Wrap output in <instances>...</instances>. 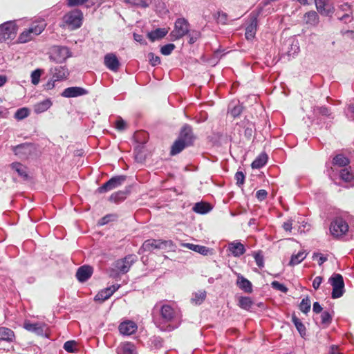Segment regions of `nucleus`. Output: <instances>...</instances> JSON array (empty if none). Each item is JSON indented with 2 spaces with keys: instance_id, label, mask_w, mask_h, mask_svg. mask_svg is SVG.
<instances>
[{
  "instance_id": "obj_15",
  "label": "nucleus",
  "mask_w": 354,
  "mask_h": 354,
  "mask_svg": "<svg viewBox=\"0 0 354 354\" xmlns=\"http://www.w3.org/2000/svg\"><path fill=\"white\" fill-rule=\"evenodd\" d=\"M50 74L53 80L61 82L67 79L69 71L66 66H57L50 69Z\"/></svg>"
},
{
  "instance_id": "obj_60",
  "label": "nucleus",
  "mask_w": 354,
  "mask_h": 354,
  "mask_svg": "<svg viewBox=\"0 0 354 354\" xmlns=\"http://www.w3.org/2000/svg\"><path fill=\"white\" fill-rule=\"evenodd\" d=\"M56 80H53L52 77L44 84V87L46 90H52L55 86Z\"/></svg>"
},
{
  "instance_id": "obj_59",
  "label": "nucleus",
  "mask_w": 354,
  "mask_h": 354,
  "mask_svg": "<svg viewBox=\"0 0 354 354\" xmlns=\"http://www.w3.org/2000/svg\"><path fill=\"white\" fill-rule=\"evenodd\" d=\"M87 0H68L67 5L70 7L77 6L83 4Z\"/></svg>"
},
{
  "instance_id": "obj_34",
  "label": "nucleus",
  "mask_w": 354,
  "mask_h": 354,
  "mask_svg": "<svg viewBox=\"0 0 354 354\" xmlns=\"http://www.w3.org/2000/svg\"><path fill=\"white\" fill-rule=\"evenodd\" d=\"M292 322L295 326L297 330L299 333L300 335L302 337H304L306 335V328L304 324L301 322V321L295 315H292Z\"/></svg>"
},
{
  "instance_id": "obj_64",
  "label": "nucleus",
  "mask_w": 354,
  "mask_h": 354,
  "mask_svg": "<svg viewBox=\"0 0 354 354\" xmlns=\"http://www.w3.org/2000/svg\"><path fill=\"white\" fill-rule=\"evenodd\" d=\"M126 123L122 119H119L115 122V127L118 130H123L125 129Z\"/></svg>"
},
{
  "instance_id": "obj_17",
  "label": "nucleus",
  "mask_w": 354,
  "mask_h": 354,
  "mask_svg": "<svg viewBox=\"0 0 354 354\" xmlns=\"http://www.w3.org/2000/svg\"><path fill=\"white\" fill-rule=\"evenodd\" d=\"M120 285L119 284H113L109 287H107L102 290H100L95 297V301H98L100 302L104 301L108 299L115 291H117Z\"/></svg>"
},
{
  "instance_id": "obj_30",
  "label": "nucleus",
  "mask_w": 354,
  "mask_h": 354,
  "mask_svg": "<svg viewBox=\"0 0 354 354\" xmlns=\"http://www.w3.org/2000/svg\"><path fill=\"white\" fill-rule=\"evenodd\" d=\"M339 177L344 182L350 183L351 187H354V174L348 168L341 169L339 171Z\"/></svg>"
},
{
  "instance_id": "obj_2",
  "label": "nucleus",
  "mask_w": 354,
  "mask_h": 354,
  "mask_svg": "<svg viewBox=\"0 0 354 354\" xmlns=\"http://www.w3.org/2000/svg\"><path fill=\"white\" fill-rule=\"evenodd\" d=\"M195 140L192 128L185 124L181 128L178 138L171 147V154L176 155L181 152L185 148L193 145Z\"/></svg>"
},
{
  "instance_id": "obj_61",
  "label": "nucleus",
  "mask_w": 354,
  "mask_h": 354,
  "mask_svg": "<svg viewBox=\"0 0 354 354\" xmlns=\"http://www.w3.org/2000/svg\"><path fill=\"white\" fill-rule=\"evenodd\" d=\"M313 257L315 259V257H319L318 264L319 266L322 265L325 261H327V258L324 257L323 254L319 253H314Z\"/></svg>"
},
{
  "instance_id": "obj_12",
  "label": "nucleus",
  "mask_w": 354,
  "mask_h": 354,
  "mask_svg": "<svg viewBox=\"0 0 354 354\" xmlns=\"http://www.w3.org/2000/svg\"><path fill=\"white\" fill-rule=\"evenodd\" d=\"M261 10L252 12L250 15V23L246 26L245 36L248 40L252 39L256 35L258 26V17Z\"/></svg>"
},
{
  "instance_id": "obj_24",
  "label": "nucleus",
  "mask_w": 354,
  "mask_h": 354,
  "mask_svg": "<svg viewBox=\"0 0 354 354\" xmlns=\"http://www.w3.org/2000/svg\"><path fill=\"white\" fill-rule=\"evenodd\" d=\"M303 21L307 26H316L319 22V17L315 11H309L304 14Z\"/></svg>"
},
{
  "instance_id": "obj_35",
  "label": "nucleus",
  "mask_w": 354,
  "mask_h": 354,
  "mask_svg": "<svg viewBox=\"0 0 354 354\" xmlns=\"http://www.w3.org/2000/svg\"><path fill=\"white\" fill-rule=\"evenodd\" d=\"M306 256L307 253L305 251H299L297 254H293L291 256L289 265L292 266L298 265L306 259Z\"/></svg>"
},
{
  "instance_id": "obj_11",
  "label": "nucleus",
  "mask_w": 354,
  "mask_h": 354,
  "mask_svg": "<svg viewBox=\"0 0 354 354\" xmlns=\"http://www.w3.org/2000/svg\"><path fill=\"white\" fill-rule=\"evenodd\" d=\"M70 57V51L65 46H54L52 49L50 59L57 63H62Z\"/></svg>"
},
{
  "instance_id": "obj_55",
  "label": "nucleus",
  "mask_w": 354,
  "mask_h": 354,
  "mask_svg": "<svg viewBox=\"0 0 354 354\" xmlns=\"http://www.w3.org/2000/svg\"><path fill=\"white\" fill-rule=\"evenodd\" d=\"M115 217L114 215H112V214H107L106 216H104V217L101 218L98 222H97V225H100V226H102V225H106L108 223H109L111 221H112L113 219V218Z\"/></svg>"
},
{
  "instance_id": "obj_28",
  "label": "nucleus",
  "mask_w": 354,
  "mask_h": 354,
  "mask_svg": "<svg viewBox=\"0 0 354 354\" xmlns=\"http://www.w3.org/2000/svg\"><path fill=\"white\" fill-rule=\"evenodd\" d=\"M53 105V102L50 99L48 98L41 102H39L35 104L34 111L39 114L46 111Z\"/></svg>"
},
{
  "instance_id": "obj_57",
  "label": "nucleus",
  "mask_w": 354,
  "mask_h": 354,
  "mask_svg": "<svg viewBox=\"0 0 354 354\" xmlns=\"http://www.w3.org/2000/svg\"><path fill=\"white\" fill-rule=\"evenodd\" d=\"M268 195V192L265 189H259L256 192V197L259 201H264Z\"/></svg>"
},
{
  "instance_id": "obj_54",
  "label": "nucleus",
  "mask_w": 354,
  "mask_h": 354,
  "mask_svg": "<svg viewBox=\"0 0 354 354\" xmlns=\"http://www.w3.org/2000/svg\"><path fill=\"white\" fill-rule=\"evenodd\" d=\"M235 179L236 180V185L238 186H241L244 184L245 182V175L242 171H238L235 174Z\"/></svg>"
},
{
  "instance_id": "obj_25",
  "label": "nucleus",
  "mask_w": 354,
  "mask_h": 354,
  "mask_svg": "<svg viewBox=\"0 0 354 354\" xmlns=\"http://www.w3.org/2000/svg\"><path fill=\"white\" fill-rule=\"evenodd\" d=\"M236 285L245 292L250 293L252 292V283L240 274L237 275Z\"/></svg>"
},
{
  "instance_id": "obj_27",
  "label": "nucleus",
  "mask_w": 354,
  "mask_h": 354,
  "mask_svg": "<svg viewBox=\"0 0 354 354\" xmlns=\"http://www.w3.org/2000/svg\"><path fill=\"white\" fill-rule=\"evenodd\" d=\"M268 156L266 152H261L252 162V169H260L265 166L268 162Z\"/></svg>"
},
{
  "instance_id": "obj_49",
  "label": "nucleus",
  "mask_w": 354,
  "mask_h": 354,
  "mask_svg": "<svg viewBox=\"0 0 354 354\" xmlns=\"http://www.w3.org/2000/svg\"><path fill=\"white\" fill-rule=\"evenodd\" d=\"M242 111L243 106L239 104L234 105L232 108H230V113L234 118L239 117L241 114Z\"/></svg>"
},
{
  "instance_id": "obj_41",
  "label": "nucleus",
  "mask_w": 354,
  "mask_h": 354,
  "mask_svg": "<svg viewBox=\"0 0 354 354\" xmlns=\"http://www.w3.org/2000/svg\"><path fill=\"white\" fill-rule=\"evenodd\" d=\"M30 114V111L26 107L20 108L15 113V118L18 120H21L27 118Z\"/></svg>"
},
{
  "instance_id": "obj_7",
  "label": "nucleus",
  "mask_w": 354,
  "mask_h": 354,
  "mask_svg": "<svg viewBox=\"0 0 354 354\" xmlns=\"http://www.w3.org/2000/svg\"><path fill=\"white\" fill-rule=\"evenodd\" d=\"M83 15L79 10H74L66 13L63 17V22L69 28L73 30L78 28L82 25Z\"/></svg>"
},
{
  "instance_id": "obj_23",
  "label": "nucleus",
  "mask_w": 354,
  "mask_h": 354,
  "mask_svg": "<svg viewBox=\"0 0 354 354\" xmlns=\"http://www.w3.org/2000/svg\"><path fill=\"white\" fill-rule=\"evenodd\" d=\"M138 326L133 321H126L119 325V331L124 335H130L137 330Z\"/></svg>"
},
{
  "instance_id": "obj_58",
  "label": "nucleus",
  "mask_w": 354,
  "mask_h": 354,
  "mask_svg": "<svg viewBox=\"0 0 354 354\" xmlns=\"http://www.w3.org/2000/svg\"><path fill=\"white\" fill-rule=\"evenodd\" d=\"M200 37V32L198 31H192L191 34H189V43L192 44L195 43Z\"/></svg>"
},
{
  "instance_id": "obj_42",
  "label": "nucleus",
  "mask_w": 354,
  "mask_h": 354,
  "mask_svg": "<svg viewBox=\"0 0 354 354\" xmlns=\"http://www.w3.org/2000/svg\"><path fill=\"white\" fill-rule=\"evenodd\" d=\"M42 73L43 70L40 68H37L31 73V83L33 85H37L39 84Z\"/></svg>"
},
{
  "instance_id": "obj_20",
  "label": "nucleus",
  "mask_w": 354,
  "mask_h": 354,
  "mask_svg": "<svg viewBox=\"0 0 354 354\" xmlns=\"http://www.w3.org/2000/svg\"><path fill=\"white\" fill-rule=\"evenodd\" d=\"M228 250L234 257H240L246 251L243 244H242L239 240H235L230 242L228 244Z\"/></svg>"
},
{
  "instance_id": "obj_33",
  "label": "nucleus",
  "mask_w": 354,
  "mask_h": 354,
  "mask_svg": "<svg viewBox=\"0 0 354 354\" xmlns=\"http://www.w3.org/2000/svg\"><path fill=\"white\" fill-rule=\"evenodd\" d=\"M76 277L80 282H85L88 279V265H84L78 268Z\"/></svg>"
},
{
  "instance_id": "obj_40",
  "label": "nucleus",
  "mask_w": 354,
  "mask_h": 354,
  "mask_svg": "<svg viewBox=\"0 0 354 354\" xmlns=\"http://www.w3.org/2000/svg\"><path fill=\"white\" fill-rule=\"evenodd\" d=\"M239 304L241 308L249 310L253 305V301L249 297H241Z\"/></svg>"
},
{
  "instance_id": "obj_36",
  "label": "nucleus",
  "mask_w": 354,
  "mask_h": 354,
  "mask_svg": "<svg viewBox=\"0 0 354 354\" xmlns=\"http://www.w3.org/2000/svg\"><path fill=\"white\" fill-rule=\"evenodd\" d=\"M185 246L189 250L203 255H207L209 252V248L203 245H195L193 243H187Z\"/></svg>"
},
{
  "instance_id": "obj_29",
  "label": "nucleus",
  "mask_w": 354,
  "mask_h": 354,
  "mask_svg": "<svg viewBox=\"0 0 354 354\" xmlns=\"http://www.w3.org/2000/svg\"><path fill=\"white\" fill-rule=\"evenodd\" d=\"M15 333L11 329L0 327V341L12 342L15 340Z\"/></svg>"
},
{
  "instance_id": "obj_50",
  "label": "nucleus",
  "mask_w": 354,
  "mask_h": 354,
  "mask_svg": "<svg viewBox=\"0 0 354 354\" xmlns=\"http://www.w3.org/2000/svg\"><path fill=\"white\" fill-rule=\"evenodd\" d=\"M175 47V45L173 44L164 45L160 48V53L163 55H169L174 50Z\"/></svg>"
},
{
  "instance_id": "obj_44",
  "label": "nucleus",
  "mask_w": 354,
  "mask_h": 354,
  "mask_svg": "<svg viewBox=\"0 0 354 354\" xmlns=\"http://www.w3.org/2000/svg\"><path fill=\"white\" fill-rule=\"evenodd\" d=\"M332 322V315L328 311H323L321 314V322L328 326Z\"/></svg>"
},
{
  "instance_id": "obj_1",
  "label": "nucleus",
  "mask_w": 354,
  "mask_h": 354,
  "mask_svg": "<svg viewBox=\"0 0 354 354\" xmlns=\"http://www.w3.org/2000/svg\"><path fill=\"white\" fill-rule=\"evenodd\" d=\"M152 319L156 326L162 331H171L180 322L179 310L171 304L160 301L152 309Z\"/></svg>"
},
{
  "instance_id": "obj_32",
  "label": "nucleus",
  "mask_w": 354,
  "mask_h": 354,
  "mask_svg": "<svg viewBox=\"0 0 354 354\" xmlns=\"http://www.w3.org/2000/svg\"><path fill=\"white\" fill-rule=\"evenodd\" d=\"M192 209L196 213L201 214H205L211 211L212 207L207 203L198 202L194 205Z\"/></svg>"
},
{
  "instance_id": "obj_56",
  "label": "nucleus",
  "mask_w": 354,
  "mask_h": 354,
  "mask_svg": "<svg viewBox=\"0 0 354 354\" xmlns=\"http://www.w3.org/2000/svg\"><path fill=\"white\" fill-rule=\"evenodd\" d=\"M348 119L354 120V104H350L344 111Z\"/></svg>"
},
{
  "instance_id": "obj_14",
  "label": "nucleus",
  "mask_w": 354,
  "mask_h": 354,
  "mask_svg": "<svg viewBox=\"0 0 354 354\" xmlns=\"http://www.w3.org/2000/svg\"><path fill=\"white\" fill-rule=\"evenodd\" d=\"M124 1L127 4L141 8H149L152 4L158 8L164 5L162 0H124Z\"/></svg>"
},
{
  "instance_id": "obj_63",
  "label": "nucleus",
  "mask_w": 354,
  "mask_h": 354,
  "mask_svg": "<svg viewBox=\"0 0 354 354\" xmlns=\"http://www.w3.org/2000/svg\"><path fill=\"white\" fill-rule=\"evenodd\" d=\"M318 110H319V113L320 114H322V115H325V116H328V117L330 116V111L327 107L321 106L318 109Z\"/></svg>"
},
{
  "instance_id": "obj_47",
  "label": "nucleus",
  "mask_w": 354,
  "mask_h": 354,
  "mask_svg": "<svg viewBox=\"0 0 354 354\" xmlns=\"http://www.w3.org/2000/svg\"><path fill=\"white\" fill-rule=\"evenodd\" d=\"M254 258L256 262V264L259 268H262L264 266V257L261 252V251H259L254 254Z\"/></svg>"
},
{
  "instance_id": "obj_53",
  "label": "nucleus",
  "mask_w": 354,
  "mask_h": 354,
  "mask_svg": "<svg viewBox=\"0 0 354 354\" xmlns=\"http://www.w3.org/2000/svg\"><path fill=\"white\" fill-rule=\"evenodd\" d=\"M148 58L149 59V62L150 64L153 66H158L160 64L161 61H160V58L157 56V55H155L154 53H149L148 54Z\"/></svg>"
},
{
  "instance_id": "obj_10",
  "label": "nucleus",
  "mask_w": 354,
  "mask_h": 354,
  "mask_svg": "<svg viewBox=\"0 0 354 354\" xmlns=\"http://www.w3.org/2000/svg\"><path fill=\"white\" fill-rule=\"evenodd\" d=\"M17 27L14 21H7L0 25V41L12 39L16 35Z\"/></svg>"
},
{
  "instance_id": "obj_31",
  "label": "nucleus",
  "mask_w": 354,
  "mask_h": 354,
  "mask_svg": "<svg viewBox=\"0 0 354 354\" xmlns=\"http://www.w3.org/2000/svg\"><path fill=\"white\" fill-rule=\"evenodd\" d=\"M349 159L343 154L336 155L333 160V165L337 167H344L349 165Z\"/></svg>"
},
{
  "instance_id": "obj_6",
  "label": "nucleus",
  "mask_w": 354,
  "mask_h": 354,
  "mask_svg": "<svg viewBox=\"0 0 354 354\" xmlns=\"http://www.w3.org/2000/svg\"><path fill=\"white\" fill-rule=\"evenodd\" d=\"M189 31V24L185 18H178L174 24V28L170 33L174 40H178L187 35Z\"/></svg>"
},
{
  "instance_id": "obj_37",
  "label": "nucleus",
  "mask_w": 354,
  "mask_h": 354,
  "mask_svg": "<svg viewBox=\"0 0 354 354\" xmlns=\"http://www.w3.org/2000/svg\"><path fill=\"white\" fill-rule=\"evenodd\" d=\"M127 192L125 191H118L114 192L110 196L109 201L115 203H121L122 201H124L127 197Z\"/></svg>"
},
{
  "instance_id": "obj_21",
  "label": "nucleus",
  "mask_w": 354,
  "mask_h": 354,
  "mask_svg": "<svg viewBox=\"0 0 354 354\" xmlns=\"http://www.w3.org/2000/svg\"><path fill=\"white\" fill-rule=\"evenodd\" d=\"M104 65L112 71H117L120 62L117 56L113 53H108L104 56Z\"/></svg>"
},
{
  "instance_id": "obj_43",
  "label": "nucleus",
  "mask_w": 354,
  "mask_h": 354,
  "mask_svg": "<svg viewBox=\"0 0 354 354\" xmlns=\"http://www.w3.org/2000/svg\"><path fill=\"white\" fill-rule=\"evenodd\" d=\"M299 309L305 314L308 313L310 310V301L308 297L304 298L300 304Z\"/></svg>"
},
{
  "instance_id": "obj_22",
  "label": "nucleus",
  "mask_w": 354,
  "mask_h": 354,
  "mask_svg": "<svg viewBox=\"0 0 354 354\" xmlns=\"http://www.w3.org/2000/svg\"><path fill=\"white\" fill-rule=\"evenodd\" d=\"M46 326L42 323L24 322V328L28 331L36 333L38 335H43L45 333Z\"/></svg>"
},
{
  "instance_id": "obj_9",
  "label": "nucleus",
  "mask_w": 354,
  "mask_h": 354,
  "mask_svg": "<svg viewBox=\"0 0 354 354\" xmlns=\"http://www.w3.org/2000/svg\"><path fill=\"white\" fill-rule=\"evenodd\" d=\"M348 230V223L342 218H337L331 222L330 231L333 236L339 237Z\"/></svg>"
},
{
  "instance_id": "obj_4",
  "label": "nucleus",
  "mask_w": 354,
  "mask_h": 354,
  "mask_svg": "<svg viewBox=\"0 0 354 354\" xmlns=\"http://www.w3.org/2000/svg\"><path fill=\"white\" fill-rule=\"evenodd\" d=\"M46 26L44 21H34L28 28L25 29L18 37L17 41L20 44H25L32 40L40 35Z\"/></svg>"
},
{
  "instance_id": "obj_8",
  "label": "nucleus",
  "mask_w": 354,
  "mask_h": 354,
  "mask_svg": "<svg viewBox=\"0 0 354 354\" xmlns=\"http://www.w3.org/2000/svg\"><path fill=\"white\" fill-rule=\"evenodd\" d=\"M126 180L127 176L125 175L114 176L100 187L98 192L100 193H104L113 190L124 184Z\"/></svg>"
},
{
  "instance_id": "obj_3",
  "label": "nucleus",
  "mask_w": 354,
  "mask_h": 354,
  "mask_svg": "<svg viewBox=\"0 0 354 354\" xmlns=\"http://www.w3.org/2000/svg\"><path fill=\"white\" fill-rule=\"evenodd\" d=\"M138 257L136 254H128L124 258L118 259L113 264L111 270L110 276L115 278L120 274L127 273L133 264L136 262Z\"/></svg>"
},
{
  "instance_id": "obj_19",
  "label": "nucleus",
  "mask_w": 354,
  "mask_h": 354,
  "mask_svg": "<svg viewBox=\"0 0 354 354\" xmlns=\"http://www.w3.org/2000/svg\"><path fill=\"white\" fill-rule=\"evenodd\" d=\"M285 46L289 57H294L300 50L298 41L293 38L288 39L285 43Z\"/></svg>"
},
{
  "instance_id": "obj_48",
  "label": "nucleus",
  "mask_w": 354,
  "mask_h": 354,
  "mask_svg": "<svg viewBox=\"0 0 354 354\" xmlns=\"http://www.w3.org/2000/svg\"><path fill=\"white\" fill-rule=\"evenodd\" d=\"M121 350L122 354H133L135 347L131 343L127 342L122 345Z\"/></svg>"
},
{
  "instance_id": "obj_39",
  "label": "nucleus",
  "mask_w": 354,
  "mask_h": 354,
  "mask_svg": "<svg viewBox=\"0 0 354 354\" xmlns=\"http://www.w3.org/2000/svg\"><path fill=\"white\" fill-rule=\"evenodd\" d=\"M329 282L333 287L344 286L342 276L340 274H334L329 278Z\"/></svg>"
},
{
  "instance_id": "obj_13",
  "label": "nucleus",
  "mask_w": 354,
  "mask_h": 354,
  "mask_svg": "<svg viewBox=\"0 0 354 354\" xmlns=\"http://www.w3.org/2000/svg\"><path fill=\"white\" fill-rule=\"evenodd\" d=\"M34 150V146L30 143H23L12 147L14 153L21 159L28 158Z\"/></svg>"
},
{
  "instance_id": "obj_5",
  "label": "nucleus",
  "mask_w": 354,
  "mask_h": 354,
  "mask_svg": "<svg viewBox=\"0 0 354 354\" xmlns=\"http://www.w3.org/2000/svg\"><path fill=\"white\" fill-rule=\"evenodd\" d=\"M171 245L172 241L170 240L162 241L160 239H147L142 243V245L139 250V253L140 254L145 252H153L156 250L166 249Z\"/></svg>"
},
{
  "instance_id": "obj_51",
  "label": "nucleus",
  "mask_w": 354,
  "mask_h": 354,
  "mask_svg": "<svg viewBox=\"0 0 354 354\" xmlns=\"http://www.w3.org/2000/svg\"><path fill=\"white\" fill-rule=\"evenodd\" d=\"M271 286L272 288L279 290L281 292L286 293L288 292V288L283 283H281L277 281H272L271 283Z\"/></svg>"
},
{
  "instance_id": "obj_26",
  "label": "nucleus",
  "mask_w": 354,
  "mask_h": 354,
  "mask_svg": "<svg viewBox=\"0 0 354 354\" xmlns=\"http://www.w3.org/2000/svg\"><path fill=\"white\" fill-rule=\"evenodd\" d=\"M168 33V30L165 28H158L147 34V37L151 41L161 39Z\"/></svg>"
},
{
  "instance_id": "obj_18",
  "label": "nucleus",
  "mask_w": 354,
  "mask_h": 354,
  "mask_svg": "<svg viewBox=\"0 0 354 354\" xmlns=\"http://www.w3.org/2000/svg\"><path fill=\"white\" fill-rule=\"evenodd\" d=\"M317 11L324 16H329L333 13L334 8L329 3L328 0H315Z\"/></svg>"
},
{
  "instance_id": "obj_46",
  "label": "nucleus",
  "mask_w": 354,
  "mask_h": 354,
  "mask_svg": "<svg viewBox=\"0 0 354 354\" xmlns=\"http://www.w3.org/2000/svg\"><path fill=\"white\" fill-rule=\"evenodd\" d=\"M206 297L205 291H199L196 292L192 299L196 304H201Z\"/></svg>"
},
{
  "instance_id": "obj_52",
  "label": "nucleus",
  "mask_w": 354,
  "mask_h": 354,
  "mask_svg": "<svg viewBox=\"0 0 354 354\" xmlns=\"http://www.w3.org/2000/svg\"><path fill=\"white\" fill-rule=\"evenodd\" d=\"M76 342L73 340L67 341L64 344V348L68 353H73L75 351Z\"/></svg>"
},
{
  "instance_id": "obj_38",
  "label": "nucleus",
  "mask_w": 354,
  "mask_h": 354,
  "mask_svg": "<svg viewBox=\"0 0 354 354\" xmlns=\"http://www.w3.org/2000/svg\"><path fill=\"white\" fill-rule=\"evenodd\" d=\"M12 169H14L19 176H21L24 179H27L28 176L26 171V167L19 162H13L11 165Z\"/></svg>"
},
{
  "instance_id": "obj_45",
  "label": "nucleus",
  "mask_w": 354,
  "mask_h": 354,
  "mask_svg": "<svg viewBox=\"0 0 354 354\" xmlns=\"http://www.w3.org/2000/svg\"><path fill=\"white\" fill-rule=\"evenodd\" d=\"M344 292V286H335L333 287L331 297L333 299H337L341 297Z\"/></svg>"
},
{
  "instance_id": "obj_62",
  "label": "nucleus",
  "mask_w": 354,
  "mask_h": 354,
  "mask_svg": "<svg viewBox=\"0 0 354 354\" xmlns=\"http://www.w3.org/2000/svg\"><path fill=\"white\" fill-rule=\"evenodd\" d=\"M322 282V277H319V276L316 277L314 279L313 281V287L315 290H317V289L319 288V286H320V285H321Z\"/></svg>"
},
{
  "instance_id": "obj_16",
  "label": "nucleus",
  "mask_w": 354,
  "mask_h": 354,
  "mask_svg": "<svg viewBox=\"0 0 354 354\" xmlns=\"http://www.w3.org/2000/svg\"><path fill=\"white\" fill-rule=\"evenodd\" d=\"M86 89L79 86H71L65 88L61 93V96L66 98L77 97L87 94Z\"/></svg>"
}]
</instances>
